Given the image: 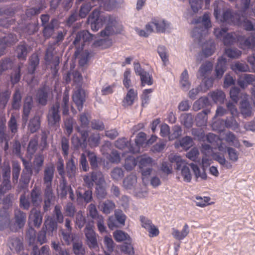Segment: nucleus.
Returning <instances> with one entry per match:
<instances>
[{
    "label": "nucleus",
    "instance_id": "32",
    "mask_svg": "<svg viewBox=\"0 0 255 255\" xmlns=\"http://www.w3.org/2000/svg\"><path fill=\"white\" fill-rule=\"evenodd\" d=\"M77 168L73 159L71 158L66 163V173L68 177L71 180L75 178Z\"/></svg>",
    "mask_w": 255,
    "mask_h": 255
},
{
    "label": "nucleus",
    "instance_id": "29",
    "mask_svg": "<svg viewBox=\"0 0 255 255\" xmlns=\"http://www.w3.org/2000/svg\"><path fill=\"white\" fill-rule=\"evenodd\" d=\"M238 84L242 88H246L250 84H255V76L252 74H243L238 79Z\"/></svg>",
    "mask_w": 255,
    "mask_h": 255
},
{
    "label": "nucleus",
    "instance_id": "48",
    "mask_svg": "<svg viewBox=\"0 0 255 255\" xmlns=\"http://www.w3.org/2000/svg\"><path fill=\"white\" fill-rule=\"evenodd\" d=\"M210 110L206 109L199 113L196 118L197 125L202 127L206 125L207 122V115L210 113Z\"/></svg>",
    "mask_w": 255,
    "mask_h": 255
},
{
    "label": "nucleus",
    "instance_id": "62",
    "mask_svg": "<svg viewBox=\"0 0 255 255\" xmlns=\"http://www.w3.org/2000/svg\"><path fill=\"white\" fill-rule=\"evenodd\" d=\"M137 161L132 156H128L125 159V168L128 171L132 170L137 164Z\"/></svg>",
    "mask_w": 255,
    "mask_h": 255
},
{
    "label": "nucleus",
    "instance_id": "23",
    "mask_svg": "<svg viewBox=\"0 0 255 255\" xmlns=\"http://www.w3.org/2000/svg\"><path fill=\"white\" fill-rule=\"evenodd\" d=\"M30 200L33 206L37 207L42 201L41 189L36 186H34L31 190L30 194Z\"/></svg>",
    "mask_w": 255,
    "mask_h": 255
},
{
    "label": "nucleus",
    "instance_id": "56",
    "mask_svg": "<svg viewBox=\"0 0 255 255\" xmlns=\"http://www.w3.org/2000/svg\"><path fill=\"white\" fill-rule=\"evenodd\" d=\"M137 182V178L135 175L130 174L123 181V186L126 189H131L134 186Z\"/></svg>",
    "mask_w": 255,
    "mask_h": 255
},
{
    "label": "nucleus",
    "instance_id": "8",
    "mask_svg": "<svg viewBox=\"0 0 255 255\" xmlns=\"http://www.w3.org/2000/svg\"><path fill=\"white\" fill-rule=\"evenodd\" d=\"M55 47L53 45H48L44 56V60L48 65H51L52 71L56 74L59 69V57L54 54Z\"/></svg>",
    "mask_w": 255,
    "mask_h": 255
},
{
    "label": "nucleus",
    "instance_id": "20",
    "mask_svg": "<svg viewBox=\"0 0 255 255\" xmlns=\"http://www.w3.org/2000/svg\"><path fill=\"white\" fill-rule=\"evenodd\" d=\"M85 93L84 91L81 87H79L74 92L72 99L79 111L82 110L83 104L85 101Z\"/></svg>",
    "mask_w": 255,
    "mask_h": 255
},
{
    "label": "nucleus",
    "instance_id": "49",
    "mask_svg": "<svg viewBox=\"0 0 255 255\" xmlns=\"http://www.w3.org/2000/svg\"><path fill=\"white\" fill-rule=\"evenodd\" d=\"M22 96L18 89L15 90L13 96L11 107L13 109L18 110L21 106Z\"/></svg>",
    "mask_w": 255,
    "mask_h": 255
},
{
    "label": "nucleus",
    "instance_id": "7",
    "mask_svg": "<svg viewBox=\"0 0 255 255\" xmlns=\"http://www.w3.org/2000/svg\"><path fill=\"white\" fill-rule=\"evenodd\" d=\"M228 29L227 28H216L214 29V34L217 38L223 37V42L227 46L233 45L238 42V36L235 32L227 33Z\"/></svg>",
    "mask_w": 255,
    "mask_h": 255
},
{
    "label": "nucleus",
    "instance_id": "59",
    "mask_svg": "<svg viewBox=\"0 0 255 255\" xmlns=\"http://www.w3.org/2000/svg\"><path fill=\"white\" fill-rule=\"evenodd\" d=\"M50 249L48 245L42 246L39 250L37 246H34L31 255H49Z\"/></svg>",
    "mask_w": 255,
    "mask_h": 255
},
{
    "label": "nucleus",
    "instance_id": "17",
    "mask_svg": "<svg viewBox=\"0 0 255 255\" xmlns=\"http://www.w3.org/2000/svg\"><path fill=\"white\" fill-rule=\"evenodd\" d=\"M17 41L16 35L11 33L0 38V56L5 53V50L7 46L13 45Z\"/></svg>",
    "mask_w": 255,
    "mask_h": 255
},
{
    "label": "nucleus",
    "instance_id": "12",
    "mask_svg": "<svg viewBox=\"0 0 255 255\" xmlns=\"http://www.w3.org/2000/svg\"><path fill=\"white\" fill-rule=\"evenodd\" d=\"M93 223L86 225L84 230L85 235L87 239V244L90 249L98 248L96 234L93 230Z\"/></svg>",
    "mask_w": 255,
    "mask_h": 255
},
{
    "label": "nucleus",
    "instance_id": "35",
    "mask_svg": "<svg viewBox=\"0 0 255 255\" xmlns=\"http://www.w3.org/2000/svg\"><path fill=\"white\" fill-rule=\"evenodd\" d=\"M76 194L77 202L79 204H82L83 202L88 203L92 199V192L91 190H87L84 194L77 191Z\"/></svg>",
    "mask_w": 255,
    "mask_h": 255
},
{
    "label": "nucleus",
    "instance_id": "34",
    "mask_svg": "<svg viewBox=\"0 0 255 255\" xmlns=\"http://www.w3.org/2000/svg\"><path fill=\"white\" fill-rule=\"evenodd\" d=\"M28 45L25 42H20L16 47L15 52L17 57L19 60H25L28 53Z\"/></svg>",
    "mask_w": 255,
    "mask_h": 255
},
{
    "label": "nucleus",
    "instance_id": "50",
    "mask_svg": "<svg viewBox=\"0 0 255 255\" xmlns=\"http://www.w3.org/2000/svg\"><path fill=\"white\" fill-rule=\"evenodd\" d=\"M83 128L77 127V130L79 132L81 135V138L83 139V142H81L80 139L77 137L76 140H77L78 143L77 145V147H85L87 145V139L88 136V131L86 129H82Z\"/></svg>",
    "mask_w": 255,
    "mask_h": 255
},
{
    "label": "nucleus",
    "instance_id": "46",
    "mask_svg": "<svg viewBox=\"0 0 255 255\" xmlns=\"http://www.w3.org/2000/svg\"><path fill=\"white\" fill-rule=\"evenodd\" d=\"M9 247L11 251L16 252H20L23 249L22 243L20 240L16 237H12L9 240Z\"/></svg>",
    "mask_w": 255,
    "mask_h": 255
},
{
    "label": "nucleus",
    "instance_id": "37",
    "mask_svg": "<svg viewBox=\"0 0 255 255\" xmlns=\"http://www.w3.org/2000/svg\"><path fill=\"white\" fill-rule=\"evenodd\" d=\"M177 170H181V174L183 178V180L185 182H190L191 181L192 176L190 172V170L187 165V163L185 161L183 164L181 165V166L178 167Z\"/></svg>",
    "mask_w": 255,
    "mask_h": 255
},
{
    "label": "nucleus",
    "instance_id": "53",
    "mask_svg": "<svg viewBox=\"0 0 255 255\" xmlns=\"http://www.w3.org/2000/svg\"><path fill=\"white\" fill-rule=\"evenodd\" d=\"M209 95L216 103H222L225 99V93L221 90H217L211 92Z\"/></svg>",
    "mask_w": 255,
    "mask_h": 255
},
{
    "label": "nucleus",
    "instance_id": "54",
    "mask_svg": "<svg viewBox=\"0 0 255 255\" xmlns=\"http://www.w3.org/2000/svg\"><path fill=\"white\" fill-rule=\"evenodd\" d=\"M8 128L12 134L15 135L18 131V124L15 116L11 115L7 123Z\"/></svg>",
    "mask_w": 255,
    "mask_h": 255
},
{
    "label": "nucleus",
    "instance_id": "39",
    "mask_svg": "<svg viewBox=\"0 0 255 255\" xmlns=\"http://www.w3.org/2000/svg\"><path fill=\"white\" fill-rule=\"evenodd\" d=\"M115 208V203L109 200L101 202L99 205V208L102 212L106 214H109L113 211Z\"/></svg>",
    "mask_w": 255,
    "mask_h": 255
},
{
    "label": "nucleus",
    "instance_id": "44",
    "mask_svg": "<svg viewBox=\"0 0 255 255\" xmlns=\"http://www.w3.org/2000/svg\"><path fill=\"white\" fill-rule=\"evenodd\" d=\"M18 28L19 33L30 35L38 30V26L35 23H28L25 27L20 26Z\"/></svg>",
    "mask_w": 255,
    "mask_h": 255
},
{
    "label": "nucleus",
    "instance_id": "6",
    "mask_svg": "<svg viewBox=\"0 0 255 255\" xmlns=\"http://www.w3.org/2000/svg\"><path fill=\"white\" fill-rule=\"evenodd\" d=\"M12 194L6 195L2 200L3 207L0 210V226L6 227L10 226V215L8 209L12 206Z\"/></svg>",
    "mask_w": 255,
    "mask_h": 255
},
{
    "label": "nucleus",
    "instance_id": "15",
    "mask_svg": "<svg viewBox=\"0 0 255 255\" xmlns=\"http://www.w3.org/2000/svg\"><path fill=\"white\" fill-rule=\"evenodd\" d=\"M135 145L131 144L129 147V152L131 153L139 152L140 147L146 146V134L143 132L138 133L135 138Z\"/></svg>",
    "mask_w": 255,
    "mask_h": 255
},
{
    "label": "nucleus",
    "instance_id": "28",
    "mask_svg": "<svg viewBox=\"0 0 255 255\" xmlns=\"http://www.w3.org/2000/svg\"><path fill=\"white\" fill-rule=\"evenodd\" d=\"M248 95H245V99L240 103L241 113L245 118L251 116L252 114V107L248 100Z\"/></svg>",
    "mask_w": 255,
    "mask_h": 255
},
{
    "label": "nucleus",
    "instance_id": "10",
    "mask_svg": "<svg viewBox=\"0 0 255 255\" xmlns=\"http://www.w3.org/2000/svg\"><path fill=\"white\" fill-rule=\"evenodd\" d=\"M47 119L49 126L51 127L59 126L61 120L59 102H56L49 109L47 115Z\"/></svg>",
    "mask_w": 255,
    "mask_h": 255
},
{
    "label": "nucleus",
    "instance_id": "64",
    "mask_svg": "<svg viewBox=\"0 0 255 255\" xmlns=\"http://www.w3.org/2000/svg\"><path fill=\"white\" fill-rule=\"evenodd\" d=\"M73 251L76 255H85V248L81 242H74L73 244Z\"/></svg>",
    "mask_w": 255,
    "mask_h": 255
},
{
    "label": "nucleus",
    "instance_id": "25",
    "mask_svg": "<svg viewBox=\"0 0 255 255\" xmlns=\"http://www.w3.org/2000/svg\"><path fill=\"white\" fill-rule=\"evenodd\" d=\"M32 106V97L31 96H27L24 100L23 107V113L22 115V121L25 123L27 121Z\"/></svg>",
    "mask_w": 255,
    "mask_h": 255
},
{
    "label": "nucleus",
    "instance_id": "31",
    "mask_svg": "<svg viewBox=\"0 0 255 255\" xmlns=\"http://www.w3.org/2000/svg\"><path fill=\"white\" fill-rule=\"evenodd\" d=\"M57 24L58 20L53 18L51 19L47 25L43 26V34L46 39H48L52 36L54 33V27Z\"/></svg>",
    "mask_w": 255,
    "mask_h": 255
},
{
    "label": "nucleus",
    "instance_id": "43",
    "mask_svg": "<svg viewBox=\"0 0 255 255\" xmlns=\"http://www.w3.org/2000/svg\"><path fill=\"white\" fill-rule=\"evenodd\" d=\"M39 63V59L38 55L35 53L32 54L29 58L28 73L33 74Z\"/></svg>",
    "mask_w": 255,
    "mask_h": 255
},
{
    "label": "nucleus",
    "instance_id": "18",
    "mask_svg": "<svg viewBox=\"0 0 255 255\" xmlns=\"http://www.w3.org/2000/svg\"><path fill=\"white\" fill-rule=\"evenodd\" d=\"M93 37L94 35L87 30L79 31L76 34L75 40L73 41V44L76 47H78V45H79L80 42L81 41V47L84 48V45H85L87 42L91 41L93 39Z\"/></svg>",
    "mask_w": 255,
    "mask_h": 255
},
{
    "label": "nucleus",
    "instance_id": "22",
    "mask_svg": "<svg viewBox=\"0 0 255 255\" xmlns=\"http://www.w3.org/2000/svg\"><path fill=\"white\" fill-rule=\"evenodd\" d=\"M43 215L39 210L33 208L29 215V224H32L36 227H39L42 222Z\"/></svg>",
    "mask_w": 255,
    "mask_h": 255
},
{
    "label": "nucleus",
    "instance_id": "51",
    "mask_svg": "<svg viewBox=\"0 0 255 255\" xmlns=\"http://www.w3.org/2000/svg\"><path fill=\"white\" fill-rule=\"evenodd\" d=\"M71 187V186L68 185L66 181L63 180V182L60 183L58 189V194L60 198L61 199L65 198Z\"/></svg>",
    "mask_w": 255,
    "mask_h": 255
},
{
    "label": "nucleus",
    "instance_id": "36",
    "mask_svg": "<svg viewBox=\"0 0 255 255\" xmlns=\"http://www.w3.org/2000/svg\"><path fill=\"white\" fill-rule=\"evenodd\" d=\"M41 126V121L40 117L37 116H34L31 119L28 124V130L31 133L37 132Z\"/></svg>",
    "mask_w": 255,
    "mask_h": 255
},
{
    "label": "nucleus",
    "instance_id": "47",
    "mask_svg": "<svg viewBox=\"0 0 255 255\" xmlns=\"http://www.w3.org/2000/svg\"><path fill=\"white\" fill-rule=\"evenodd\" d=\"M21 167L18 161H13L12 162V180L14 184L17 183Z\"/></svg>",
    "mask_w": 255,
    "mask_h": 255
},
{
    "label": "nucleus",
    "instance_id": "42",
    "mask_svg": "<svg viewBox=\"0 0 255 255\" xmlns=\"http://www.w3.org/2000/svg\"><path fill=\"white\" fill-rule=\"evenodd\" d=\"M215 44L212 40H209L203 45L202 52L205 57L211 56L215 52Z\"/></svg>",
    "mask_w": 255,
    "mask_h": 255
},
{
    "label": "nucleus",
    "instance_id": "57",
    "mask_svg": "<svg viewBox=\"0 0 255 255\" xmlns=\"http://www.w3.org/2000/svg\"><path fill=\"white\" fill-rule=\"evenodd\" d=\"M38 136L35 135L31 138L27 146V152L30 154H33L37 149Z\"/></svg>",
    "mask_w": 255,
    "mask_h": 255
},
{
    "label": "nucleus",
    "instance_id": "60",
    "mask_svg": "<svg viewBox=\"0 0 255 255\" xmlns=\"http://www.w3.org/2000/svg\"><path fill=\"white\" fill-rule=\"evenodd\" d=\"M115 146L120 149H125L128 148L129 152V147L131 145V143L128 142L127 138L125 137L120 138L115 141Z\"/></svg>",
    "mask_w": 255,
    "mask_h": 255
},
{
    "label": "nucleus",
    "instance_id": "58",
    "mask_svg": "<svg viewBox=\"0 0 255 255\" xmlns=\"http://www.w3.org/2000/svg\"><path fill=\"white\" fill-rule=\"evenodd\" d=\"M69 92L68 91H65L64 92L62 103V114L63 115H68L69 114Z\"/></svg>",
    "mask_w": 255,
    "mask_h": 255
},
{
    "label": "nucleus",
    "instance_id": "19",
    "mask_svg": "<svg viewBox=\"0 0 255 255\" xmlns=\"http://www.w3.org/2000/svg\"><path fill=\"white\" fill-rule=\"evenodd\" d=\"M52 93L51 89L46 85L39 88L36 94L37 100L39 104L45 106L47 103V98L50 94Z\"/></svg>",
    "mask_w": 255,
    "mask_h": 255
},
{
    "label": "nucleus",
    "instance_id": "52",
    "mask_svg": "<svg viewBox=\"0 0 255 255\" xmlns=\"http://www.w3.org/2000/svg\"><path fill=\"white\" fill-rule=\"evenodd\" d=\"M209 104L208 98L206 97H202L194 102L193 105V109L194 111H197L209 105Z\"/></svg>",
    "mask_w": 255,
    "mask_h": 255
},
{
    "label": "nucleus",
    "instance_id": "45",
    "mask_svg": "<svg viewBox=\"0 0 255 255\" xmlns=\"http://www.w3.org/2000/svg\"><path fill=\"white\" fill-rule=\"evenodd\" d=\"M113 237L117 242L131 241V238L129 235L122 230L115 231L113 233Z\"/></svg>",
    "mask_w": 255,
    "mask_h": 255
},
{
    "label": "nucleus",
    "instance_id": "27",
    "mask_svg": "<svg viewBox=\"0 0 255 255\" xmlns=\"http://www.w3.org/2000/svg\"><path fill=\"white\" fill-rule=\"evenodd\" d=\"M137 98V92L133 89H130L124 98L122 103L125 107H128L133 105L135 99Z\"/></svg>",
    "mask_w": 255,
    "mask_h": 255
},
{
    "label": "nucleus",
    "instance_id": "11",
    "mask_svg": "<svg viewBox=\"0 0 255 255\" xmlns=\"http://www.w3.org/2000/svg\"><path fill=\"white\" fill-rule=\"evenodd\" d=\"M26 215L25 213L21 211L20 210H15L14 211V223L12 224L10 222V226L6 227L0 226L1 229L9 228L13 232L17 231L18 229L22 228L26 222Z\"/></svg>",
    "mask_w": 255,
    "mask_h": 255
},
{
    "label": "nucleus",
    "instance_id": "21",
    "mask_svg": "<svg viewBox=\"0 0 255 255\" xmlns=\"http://www.w3.org/2000/svg\"><path fill=\"white\" fill-rule=\"evenodd\" d=\"M76 50L75 52L74 55L76 58L79 57V64L80 66H84L89 61L91 57V54L87 51H83V48L80 47H76Z\"/></svg>",
    "mask_w": 255,
    "mask_h": 255
},
{
    "label": "nucleus",
    "instance_id": "3",
    "mask_svg": "<svg viewBox=\"0 0 255 255\" xmlns=\"http://www.w3.org/2000/svg\"><path fill=\"white\" fill-rule=\"evenodd\" d=\"M195 23L199 25L192 30V37L200 42L208 33L209 28L211 27L209 13H204L202 17H199L196 19Z\"/></svg>",
    "mask_w": 255,
    "mask_h": 255
},
{
    "label": "nucleus",
    "instance_id": "24",
    "mask_svg": "<svg viewBox=\"0 0 255 255\" xmlns=\"http://www.w3.org/2000/svg\"><path fill=\"white\" fill-rule=\"evenodd\" d=\"M213 64L212 62L206 61L203 63L198 71V78L205 79L209 77L212 71Z\"/></svg>",
    "mask_w": 255,
    "mask_h": 255
},
{
    "label": "nucleus",
    "instance_id": "61",
    "mask_svg": "<svg viewBox=\"0 0 255 255\" xmlns=\"http://www.w3.org/2000/svg\"><path fill=\"white\" fill-rule=\"evenodd\" d=\"M112 178L115 181H119L123 179L124 176V171L121 167L114 168L111 172Z\"/></svg>",
    "mask_w": 255,
    "mask_h": 255
},
{
    "label": "nucleus",
    "instance_id": "55",
    "mask_svg": "<svg viewBox=\"0 0 255 255\" xmlns=\"http://www.w3.org/2000/svg\"><path fill=\"white\" fill-rule=\"evenodd\" d=\"M182 124L186 128L192 126L194 121V116L190 113L183 114L181 116Z\"/></svg>",
    "mask_w": 255,
    "mask_h": 255
},
{
    "label": "nucleus",
    "instance_id": "63",
    "mask_svg": "<svg viewBox=\"0 0 255 255\" xmlns=\"http://www.w3.org/2000/svg\"><path fill=\"white\" fill-rule=\"evenodd\" d=\"M182 132V130L180 126L177 125L173 126L169 135V140H173L177 139L181 135Z\"/></svg>",
    "mask_w": 255,
    "mask_h": 255
},
{
    "label": "nucleus",
    "instance_id": "9",
    "mask_svg": "<svg viewBox=\"0 0 255 255\" xmlns=\"http://www.w3.org/2000/svg\"><path fill=\"white\" fill-rule=\"evenodd\" d=\"M22 161L24 169L21 175L19 186L20 189H24L28 187L33 171L28 161L24 158H22Z\"/></svg>",
    "mask_w": 255,
    "mask_h": 255
},
{
    "label": "nucleus",
    "instance_id": "4",
    "mask_svg": "<svg viewBox=\"0 0 255 255\" xmlns=\"http://www.w3.org/2000/svg\"><path fill=\"white\" fill-rule=\"evenodd\" d=\"M214 14L216 18L222 22L237 25H239L242 23L241 13L239 10L238 12H235L232 9H227L220 15V10L217 6L214 8Z\"/></svg>",
    "mask_w": 255,
    "mask_h": 255
},
{
    "label": "nucleus",
    "instance_id": "40",
    "mask_svg": "<svg viewBox=\"0 0 255 255\" xmlns=\"http://www.w3.org/2000/svg\"><path fill=\"white\" fill-rule=\"evenodd\" d=\"M152 23L156 27L158 32H165L169 28V24L162 19L154 18Z\"/></svg>",
    "mask_w": 255,
    "mask_h": 255
},
{
    "label": "nucleus",
    "instance_id": "41",
    "mask_svg": "<svg viewBox=\"0 0 255 255\" xmlns=\"http://www.w3.org/2000/svg\"><path fill=\"white\" fill-rule=\"evenodd\" d=\"M44 157L42 154H39L35 156L33 160V167L32 171L35 174H37L41 170L43 165Z\"/></svg>",
    "mask_w": 255,
    "mask_h": 255
},
{
    "label": "nucleus",
    "instance_id": "16",
    "mask_svg": "<svg viewBox=\"0 0 255 255\" xmlns=\"http://www.w3.org/2000/svg\"><path fill=\"white\" fill-rule=\"evenodd\" d=\"M238 42L239 47L242 49H253L255 47V34H251L248 37L239 35Z\"/></svg>",
    "mask_w": 255,
    "mask_h": 255
},
{
    "label": "nucleus",
    "instance_id": "26",
    "mask_svg": "<svg viewBox=\"0 0 255 255\" xmlns=\"http://www.w3.org/2000/svg\"><path fill=\"white\" fill-rule=\"evenodd\" d=\"M227 69V59L223 56L218 58L215 67V76L216 78L221 79Z\"/></svg>",
    "mask_w": 255,
    "mask_h": 255
},
{
    "label": "nucleus",
    "instance_id": "30",
    "mask_svg": "<svg viewBox=\"0 0 255 255\" xmlns=\"http://www.w3.org/2000/svg\"><path fill=\"white\" fill-rule=\"evenodd\" d=\"M193 144V140L191 137L186 136L181 139L176 141L174 143V146L176 148H179L181 147L184 150H187Z\"/></svg>",
    "mask_w": 255,
    "mask_h": 255
},
{
    "label": "nucleus",
    "instance_id": "2",
    "mask_svg": "<svg viewBox=\"0 0 255 255\" xmlns=\"http://www.w3.org/2000/svg\"><path fill=\"white\" fill-rule=\"evenodd\" d=\"M54 171L55 167L53 164L45 167L44 170L43 183L46 186L44 190L43 210L45 212L49 210L51 201L54 198L52 181L54 177Z\"/></svg>",
    "mask_w": 255,
    "mask_h": 255
},
{
    "label": "nucleus",
    "instance_id": "14",
    "mask_svg": "<svg viewBox=\"0 0 255 255\" xmlns=\"http://www.w3.org/2000/svg\"><path fill=\"white\" fill-rule=\"evenodd\" d=\"M134 69L136 74L140 76L141 86H150L153 84L152 75L143 69L139 63H134Z\"/></svg>",
    "mask_w": 255,
    "mask_h": 255
},
{
    "label": "nucleus",
    "instance_id": "38",
    "mask_svg": "<svg viewBox=\"0 0 255 255\" xmlns=\"http://www.w3.org/2000/svg\"><path fill=\"white\" fill-rule=\"evenodd\" d=\"M180 85L181 88L185 91H188L190 88L191 83L189 81V75L186 69H185L181 73L180 79Z\"/></svg>",
    "mask_w": 255,
    "mask_h": 255
},
{
    "label": "nucleus",
    "instance_id": "1",
    "mask_svg": "<svg viewBox=\"0 0 255 255\" xmlns=\"http://www.w3.org/2000/svg\"><path fill=\"white\" fill-rule=\"evenodd\" d=\"M106 21H108V23L105 28L100 32V36L102 37L109 36L117 32L119 23L116 17L111 15L106 16L101 15L100 9L96 8L89 15L87 20L93 31H97Z\"/></svg>",
    "mask_w": 255,
    "mask_h": 255
},
{
    "label": "nucleus",
    "instance_id": "13",
    "mask_svg": "<svg viewBox=\"0 0 255 255\" xmlns=\"http://www.w3.org/2000/svg\"><path fill=\"white\" fill-rule=\"evenodd\" d=\"M138 165L141 171L142 175L144 177L149 176L152 171L151 168L152 159L150 157L143 155L138 158Z\"/></svg>",
    "mask_w": 255,
    "mask_h": 255
},
{
    "label": "nucleus",
    "instance_id": "5",
    "mask_svg": "<svg viewBox=\"0 0 255 255\" xmlns=\"http://www.w3.org/2000/svg\"><path fill=\"white\" fill-rule=\"evenodd\" d=\"M250 2L251 0H241L240 4H237L236 6L241 13L242 23L239 25H243L244 29L247 31L255 30V23L253 24L251 20L247 19Z\"/></svg>",
    "mask_w": 255,
    "mask_h": 255
},
{
    "label": "nucleus",
    "instance_id": "33",
    "mask_svg": "<svg viewBox=\"0 0 255 255\" xmlns=\"http://www.w3.org/2000/svg\"><path fill=\"white\" fill-rule=\"evenodd\" d=\"M189 233V226L185 224L181 231H179L175 228L172 229V235L173 237L176 240H182L188 236Z\"/></svg>",
    "mask_w": 255,
    "mask_h": 255
}]
</instances>
